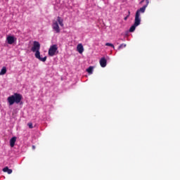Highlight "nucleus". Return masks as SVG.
Returning a JSON list of instances; mask_svg holds the SVG:
<instances>
[{
    "label": "nucleus",
    "mask_w": 180,
    "mask_h": 180,
    "mask_svg": "<svg viewBox=\"0 0 180 180\" xmlns=\"http://www.w3.org/2000/svg\"><path fill=\"white\" fill-rule=\"evenodd\" d=\"M40 48L41 45L39 41H34L33 42V46L31 48V51L32 52H35V58L37 59H39V60L44 63L46 60V56L44 58H41L40 55Z\"/></svg>",
    "instance_id": "obj_1"
},
{
    "label": "nucleus",
    "mask_w": 180,
    "mask_h": 180,
    "mask_svg": "<svg viewBox=\"0 0 180 180\" xmlns=\"http://www.w3.org/2000/svg\"><path fill=\"white\" fill-rule=\"evenodd\" d=\"M146 1V5L143 6L139 10L136 11V27H137L140 25V13H144L146 8L149 5V0H142L141 4H143Z\"/></svg>",
    "instance_id": "obj_2"
},
{
    "label": "nucleus",
    "mask_w": 180,
    "mask_h": 180,
    "mask_svg": "<svg viewBox=\"0 0 180 180\" xmlns=\"http://www.w3.org/2000/svg\"><path fill=\"white\" fill-rule=\"evenodd\" d=\"M22 100V95L18 93H15L7 98V102H8L9 105H13L14 103L19 104Z\"/></svg>",
    "instance_id": "obj_3"
},
{
    "label": "nucleus",
    "mask_w": 180,
    "mask_h": 180,
    "mask_svg": "<svg viewBox=\"0 0 180 180\" xmlns=\"http://www.w3.org/2000/svg\"><path fill=\"white\" fill-rule=\"evenodd\" d=\"M57 50H58L57 44L52 45L49 49V52H48L49 56H54L56 55V53L57 52Z\"/></svg>",
    "instance_id": "obj_4"
},
{
    "label": "nucleus",
    "mask_w": 180,
    "mask_h": 180,
    "mask_svg": "<svg viewBox=\"0 0 180 180\" xmlns=\"http://www.w3.org/2000/svg\"><path fill=\"white\" fill-rule=\"evenodd\" d=\"M52 29L56 33H60V26H59V24L58 23L57 21H56V20L53 21Z\"/></svg>",
    "instance_id": "obj_5"
},
{
    "label": "nucleus",
    "mask_w": 180,
    "mask_h": 180,
    "mask_svg": "<svg viewBox=\"0 0 180 180\" xmlns=\"http://www.w3.org/2000/svg\"><path fill=\"white\" fill-rule=\"evenodd\" d=\"M6 41L8 44L12 45L16 41V38H15L14 36H8L6 37Z\"/></svg>",
    "instance_id": "obj_6"
},
{
    "label": "nucleus",
    "mask_w": 180,
    "mask_h": 180,
    "mask_svg": "<svg viewBox=\"0 0 180 180\" xmlns=\"http://www.w3.org/2000/svg\"><path fill=\"white\" fill-rule=\"evenodd\" d=\"M100 65L101 68H105L107 65V60L105 58H101L100 60Z\"/></svg>",
    "instance_id": "obj_7"
},
{
    "label": "nucleus",
    "mask_w": 180,
    "mask_h": 180,
    "mask_svg": "<svg viewBox=\"0 0 180 180\" xmlns=\"http://www.w3.org/2000/svg\"><path fill=\"white\" fill-rule=\"evenodd\" d=\"M77 51L79 52V54H82L84 51V47L82 44H78L77 46Z\"/></svg>",
    "instance_id": "obj_8"
},
{
    "label": "nucleus",
    "mask_w": 180,
    "mask_h": 180,
    "mask_svg": "<svg viewBox=\"0 0 180 180\" xmlns=\"http://www.w3.org/2000/svg\"><path fill=\"white\" fill-rule=\"evenodd\" d=\"M2 171L5 173H7L8 174H11L13 173V170L9 169L8 167H5Z\"/></svg>",
    "instance_id": "obj_9"
},
{
    "label": "nucleus",
    "mask_w": 180,
    "mask_h": 180,
    "mask_svg": "<svg viewBox=\"0 0 180 180\" xmlns=\"http://www.w3.org/2000/svg\"><path fill=\"white\" fill-rule=\"evenodd\" d=\"M16 141V137L14 136V137H12L10 140V146L11 148L14 147L15 146V143Z\"/></svg>",
    "instance_id": "obj_10"
},
{
    "label": "nucleus",
    "mask_w": 180,
    "mask_h": 180,
    "mask_svg": "<svg viewBox=\"0 0 180 180\" xmlns=\"http://www.w3.org/2000/svg\"><path fill=\"white\" fill-rule=\"evenodd\" d=\"M7 73V68L6 67H4L1 68V70L0 71V75H4Z\"/></svg>",
    "instance_id": "obj_11"
},
{
    "label": "nucleus",
    "mask_w": 180,
    "mask_h": 180,
    "mask_svg": "<svg viewBox=\"0 0 180 180\" xmlns=\"http://www.w3.org/2000/svg\"><path fill=\"white\" fill-rule=\"evenodd\" d=\"M136 29V20H134V25H131V27L129 29V32H134Z\"/></svg>",
    "instance_id": "obj_12"
},
{
    "label": "nucleus",
    "mask_w": 180,
    "mask_h": 180,
    "mask_svg": "<svg viewBox=\"0 0 180 180\" xmlns=\"http://www.w3.org/2000/svg\"><path fill=\"white\" fill-rule=\"evenodd\" d=\"M93 70H94L93 66H89V68H87V70H86V71H87V72L89 74H92L93 73Z\"/></svg>",
    "instance_id": "obj_13"
},
{
    "label": "nucleus",
    "mask_w": 180,
    "mask_h": 180,
    "mask_svg": "<svg viewBox=\"0 0 180 180\" xmlns=\"http://www.w3.org/2000/svg\"><path fill=\"white\" fill-rule=\"evenodd\" d=\"M127 46L126 44H121L119 47H118V49L120 50L122 49H124Z\"/></svg>",
    "instance_id": "obj_14"
},
{
    "label": "nucleus",
    "mask_w": 180,
    "mask_h": 180,
    "mask_svg": "<svg viewBox=\"0 0 180 180\" xmlns=\"http://www.w3.org/2000/svg\"><path fill=\"white\" fill-rule=\"evenodd\" d=\"M105 46L112 47L113 49H115L113 44L106 43Z\"/></svg>",
    "instance_id": "obj_15"
},
{
    "label": "nucleus",
    "mask_w": 180,
    "mask_h": 180,
    "mask_svg": "<svg viewBox=\"0 0 180 180\" xmlns=\"http://www.w3.org/2000/svg\"><path fill=\"white\" fill-rule=\"evenodd\" d=\"M64 20H61V21H58L59 25H60L61 27H64V23H63Z\"/></svg>",
    "instance_id": "obj_16"
},
{
    "label": "nucleus",
    "mask_w": 180,
    "mask_h": 180,
    "mask_svg": "<svg viewBox=\"0 0 180 180\" xmlns=\"http://www.w3.org/2000/svg\"><path fill=\"white\" fill-rule=\"evenodd\" d=\"M27 126H28V127H30V129H33V124H32L31 122L28 123V124H27Z\"/></svg>",
    "instance_id": "obj_17"
},
{
    "label": "nucleus",
    "mask_w": 180,
    "mask_h": 180,
    "mask_svg": "<svg viewBox=\"0 0 180 180\" xmlns=\"http://www.w3.org/2000/svg\"><path fill=\"white\" fill-rule=\"evenodd\" d=\"M63 20L61 18V17H57V21L56 22H60L63 21Z\"/></svg>",
    "instance_id": "obj_18"
},
{
    "label": "nucleus",
    "mask_w": 180,
    "mask_h": 180,
    "mask_svg": "<svg viewBox=\"0 0 180 180\" xmlns=\"http://www.w3.org/2000/svg\"><path fill=\"white\" fill-rule=\"evenodd\" d=\"M128 18H129V15L127 16L124 17V20H127Z\"/></svg>",
    "instance_id": "obj_19"
},
{
    "label": "nucleus",
    "mask_w": 180,
    "mask_h": 180,
    "mask_svg": "<svg viewBox=\"0 0 180 180\" xmlns=\"http://www.w3.org/2000/svg\"><path fill=\"white\" fill-rule=\"evenodd\" d=\"M32 148H33V149H34V148H35V146H32Z\"/></svg>",
    "instance_id": "obj_20"
}]
</instances>
